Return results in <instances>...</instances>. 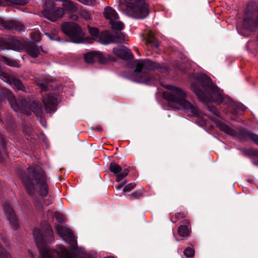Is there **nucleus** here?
<instances>
[{"instance_id": "f257e3e1", "label": "nucleus", "mask_w": 258, "mask_h": 258, "mask_svg": "<svg viewBox=\"0 0 258 258\" xmlns=\"http://www.w3.org/2000/svg\"><path fill=\"white\" fill-rule=\"evenodd\" d=\"M196 83L191 84V88L199 99L205 104L209 110L215 116L220 117V114L217 108L211 103L220 104L223 103L224 97L222 91L214 84L211 79L205 74L195 76Z\"/></svg>"}, {"instance_id": "f03ea898", "label": "nucleus", "mask_w": 258, "mask_h": 258, "mask_svg": "<svg viewBox=\"0 0 258 258\" xmlns=\"http://www.w3.org/2000/svg\"><path fill=\"white\" fill-rule=\"evenodd\" d=\"M33 235L37 247L39 248L42 258H74L73 253L62 246L57 247L56 250H50L45 245L54 239L53 232L50 225L46 222L41 224V229H35Z\"/></svg>"}, {"instance_id": "7ed1b4c3", "label": "nucleus", "mask_w": 258, "mask_h": 258, "mask_svg": "<svg viewBox=\"0 0 258 258\" xmlns=\"http://www.w3.org/2000/svg\"><path fill=\"white\" fill-rule=\"evenodd\" d=\"M27 170L28 174L22 173L20 178L28 194L34 196L37 192L41 197H46L49 190L47 181L49 178L44 171L37 165L30 166Z\"/></svg>"}, {"instance_id": "20e7f679", "label": "nucleus", "mask_w": 258, "mask_h": 258, "mask_svg": "<svg viewBox=\"0 0 258 258\" xmlns=\"http://www.w3.org/2000/svg\"><path fill=\"white\" fill-rule=\"evenodd\" d=\"M166 88L169 91H165L163 94V97L165 100L170 103H175L179 105L190 112V116H200V110L196 106L186 100V94L183 90L171 85H167Z\"/></svg>"}, {"instance_id": "39448f33", "label": "nucleus", "mask_w": 258, "mask_h": 258, "mask_svg": "<svg viewBox=\"0 0 258 258\" xmlns=\"http://www.w3.org/2000/svg\"><path fill=\"white\" fill-rule=\"evenodd\" d=\"M133 65L136 68L134 71L132 79L134 81L145 84L151 83L153 82L154 77L150 73L142 71L143 69L148 71H153L159 67V63L149 59H136L133 61Z\"/></svg>"}, {"instance_id": "423d86ee", "label": "nucleus", "mask_w": 258, "mask_h": 258, "mask_svg": "<svg viewBox=\"0 0 258 258\" xmlns=\"http://www.w3.org/2000/svg\"><path fill=\"white\" fill-rule=\"evenodd\" d=\"M6 100L8 101L10 105L15 111H21L28 114L30 102L22 97L16 99L10 90L0 87V103L6 102Z\"/></svg>"}, {"instance_id": "0eeeda50", "label": "nucleus", "mask_w": 258, "mask_h": 258, "mask_svg": "<svg viewBox=\"0 0 258 258\" xmlns=\"http://www.w3.org/2000/svg\"><path fill=\"white\" fill-rule=\"evenodd\" d=\"M217 125L221 131L235 137L241 141H247L250 140L258 145V135L253 133L244 127L233 130L227 124L221 121L217 122Z\"/></svg>"}, {"instance_id": "6e6552de", "label": "nucleus", "mask_w": 258, "mask_h": 258, "mask_svg": "<svg viewBox=\"0 0 258 258\" xmlns=\"http://www.w3.org/2000/svg\"><path fill=\"white\" fill-rule=\"evenodd\" d=\"M243 29L248 32L258 30V5L250 2L247 5L242 22Z\"/></svg>"}, {"instance_id": "1a4fd4ad", "label": "nucleus", "mask_w": 258, "mask_h": 258, "mask_svg": "<svg viewBox=\"0 0 258 258\" xmlns=\"http://www.w3.org/2000/svg\"><path fill=\"white\" fill-rule=\"evenodd\" d=\"M125 6L124 13L134 18L142 19L149 15V7L145 0H131Z\"/></svg>"}, {"instance_id": "9d476101", "label": "nucleus", "mask_w": 258, "mask_h": 258, "mask_svg": "<svg viewBox=\"0 0 258 258\" xmlns=\"http://www.w3.org/2000/svg\"><path fill=\"white\" fill-rule=\"evenodd\" d=\"M62 32L69 36L74 43H80L82 39V32L80 27L73 22H66L61 27Z\"/></svg>"}, {"instance_id": "9b49d317", "label": "nucleus", "mask_w": 258, "mask_h": 258, "mask_svg": "<svg viewBox=\"0 0 258 258\" xmlns=\"http://www.w3.org/2000/svg\"><path fill=\"white\" fill-rule=\"evenodd\" d=\"M25 47L24 41H21L15 36L0 37V50L12 49L21 51L23 50Z\"/></svg>"}, {"instance_id": "f8f14e48", "label": "nucleus", "mask_w": 258, "mask_h": 258, "mask_svg": "<svg viewBox=\"0 0 258 258\" xmlns=\"http://www.w3.org/2000/svg\"><path fill=\"white\" fill-rule=\"evenodd\" d=\"M84 59L88 63H92L97 61L99 63L105 64L109 60L115 61L116 59L110 55L105 56L101 52L98 51H92L85 54Z\"/></svg>"}, {"instance_id": "ddd939ff", "label": "nucleus", "mask_w": 258, "mask_h": 258, "mask_svg": "<svg viewBox=\"0 0 258 258\" xmlns=\"http://www.w3.org/2000/svg\"><path fill=\"white\" fill-rule=\"evenodd\" d=\"M46 8L42 11V15L51 21L55 22L62 17L64 14L63 9L55 7L51 4H46Z\"/></svg>"}, {"instance_id": "4468645a", "label": "nucleus", "mask_w": 258, "mask_h": 258, "mask_svg": "<svg viewBox=\"0 0 258 258\" xmlns=\"http://www.w3.org/2000/svg\"><path fill=\"white\" fill-rule=\"evenodd\" d=\"M1 29L8 31H15L18 32H24L25 26L21 22L14 20H5L0 18Z\"/></svg>"}, {"instance_id": "2eb2a0df", "label": "nucleus", "mask_w": 258, "mask_h": 258, "mask_svg": "<svg viewBox=\"0 0 258 258\" xmlns=\"http://www.w3.org/2000/svg\"><path fill=\"white\" fill-rule=\"evenodd\" d=\"M55 228L59 235L61 237H66L64 239L71 244V248L76 249L77 245V240L72 230L59 225H57Z\"/></svg>"}, {"instance_id": "dca6fc26", "label": "nucleus", "mask_w": 258, "mask_h": 258, "mask_svg": "<svg viewBox=\"0 0 258 258\" xmlns=\"http://www.w3.org/2000/svg\"><path fill=\"white\" fill-rule=\"evenodd\" d=\"M42 101L47 113H51L56 111L58 104L57 96L56 94H46L43 96Z\"/></svg>"}, {"instance_id": "f3484780", "label": "nucleus", "mask_w": 258, "mask_h": 258, "mask_svg": "<svg viewBox=\"0 0 258 258\" xmlns=\"http://www.w3.org/2000/svg\"><path fill=\"white\" fill-rule=\"evenodd\" d=\"M109 170L110 172L113 174H117L116 178V181L117 182H120L125 177L129 172V170L127 168L122 170L121 166L114 161H112L110 163L109 165Z\"/></svg>"}, {"instance_id": "a211bd4d", "label": "nucleus", "mask_w": 258, "mask_h": 258, "mask_svg": "<svg viewBox=\"0 0 258 258\" xmlns=\"http://www.w3.org/2000/svg\"><path fill=\"white\" fill-rule=\"evenodd\" d=\"M4 210L5 213L9 215L8 219L12 228L13 229H17L19 227V223L12 207L9 204L5 203Z\"/></svg>"}, {"instance_id": "6ab92c4d", "label": "nucleus", "mask_w": 258, "mask_h": 258, "mask_svg": "<svg viewBox=\"0 0 258 258\" xmlns=\"http://www.w3.org/2000/svg\"><path fill=\"white\" fill-rule=\"evenodd\" d=\"M112 52L117 57L123 60H131L134 57L131 50L124 46L113 48Z\"/></svg>"}, {"instance_id": "aec40b11", "label": "nucleus", "mask_w": 258, "mask_h": 258, "mask_svg": "<svg viewBox=\"0 0 258 258\" xmlns=\"http://www.w3.org/2000/svg\"><path fill=\"white\" fill-rule=\"evenodd\" d=\"M24 43L26 44L25 42ZM24 49H26L27 53L33 58H36L40 54V49L44 52L41 46L38 47L34 44L25 45V47L23 50Z\"/></svg>"}, {"instance_id": "412c9836", "label": "nucleus", "mask_w": 258, "mask_h": 258, "mask_svg": "<svg viewBox=\"0 0 258 258\" xmlns=\"http://www.w3.org/2000/svg\"><path fill=\"white\" fill-rule=\"evenodd\" d=\"M31 111H33L37 116H40L42 112V106L41 103L38 101L30 102L28 109V114H30Z\"/></svg>"}, {"instance_id": "4be33fe9", "label": "nucleus", "mask_w": 258, "mask_h": 258, "mask_svg": "<svg viewBox=\"0 0 258 258\" xmlns=\"http://www.w3.org/2000/svg\"><path fill=\"white\" fill-rule=\"evenodd\" d=\"M112 33L108 31L102 32L100 33L97 41L103 44L113 43Z\"/></svg>"}, {"instance_id": "5701e85b", "label": "nucleus", "mask_w": 258, "mask_h": 258, "mask_svg": "<svg viewBox=\"0 0 258 258\" xmlns=\"http://www.w3.org/2000/svg\"><path fill=\"white\" fill-rule=\"evenodd\" d=\"M144 40L147 45L150 44L155 48H158L159 46V42L154 37V33L152 31H148L145 34Z\"/></svg>"}, {"instance_id": "b1692460", "label": "nucleus", "mask_w": 258, "mask_h": 258, "mask_svg": "<svg viewBox=\"0 0 258 258\" xmlns=\"http://www.w3.org/2000/svg\"><path fill=\"white\" fill-rule=\"evenodd\" d=\"M103 14L105 18L107 20H109L110 21L112 22L113 20H117L118 19L117 14L114 10L110 7L106 8Z\"/></svg>"}, {"instance_id": "393cba45", "label": "nucleus", "mask_w": 258, "mask_h": 258, "mask_svg": "<svg viewBox=\"0 0 258 258\" xmlns=\"http://www.w3.org/2000/svg\"><path fill=\"white\" fill-rule=\"evenodd\" d=\"M112 33L113 43H122L125 41V36L124 33L120 31H115Z\"/></svg>"}, {"instance_id": "a878e982", "label": "nucleus", "mask_w": 258, "mask_h": 258, "mask_svg": "<svg viewBox=\"0 0 258 258\" xmlns=\"http://www.w3.org/2000/svg\"><path fill=\"white\" fill-rule=\"evenodd\" d=\"M191 232V226L180 225L177 229L178 235L182 237H188Z\"/></svg>"}, {"instance_id": "bb28decb", "label": "nucleus", "mask_w": 258, "mask_h": 258, "mask_svg": "<svg viewBox=\"0 0 258 258\" xmlns=\"http://www.w3.org/2000/svg\"><path fill=\"white\" fill-rule=\"evenodd\" d=\"M52 81L49 80H44L42 82L37 83V86L39 87L42 91H48L52 88L51 83Z\"/></svg>"}, {"instance_id": "cd10ccee", "label": "nucleus", "mask_w": 258, "mask_h": 258, "mask_svg": "<svg viewBox=\"0 0 258 258\" xmlns=\"http://www.w3.org/2000/svg\"><path fill=\"white\" fill-rule=\"evenodd\" d=\"M11 84L13 85L17 89L19 90H21L24 92H26L25 87L22 82L16 78L15 77H12V79H11Z\"/></svg>"}, {"instance_id": "c85d7f7f", "label": "nucleus", "mask_w": 258, "mask_h": 258, "mask_svg": "<svg viewBox=\"0 0 258 258\" xmlns=\"http://www.w3.org/2000/svg\"><path fill=\"white\" fill-rule=\"evenodd\" d=\"M0 61L5 64L13 67H19V64L17 60L10 58L7 56L0 55Z\"/></svg>"}, {"instance_id": "c756f323", "label": "nucleus", "mask_w": 258, "mask_h": 258, "mask_svg": "<svg viewBox=\"0 0 258 258\" xmlns=\"http://www.w3.org/2000/svg\"><path fill=\"white\" fill-rule=\"evenodd\" d=\"M64 9L70 12H75L77 10V7L75 4L71 1H68L63 4Z\"/></svg>"}, {"instance_id": "7c9ffc66", "label": "nucleus", "mask_w": 258, "mask_h": 258, "mask_svg": "<svg viewBox=\"0 0 258 258\" xmlns=\"http://www.w3.org/2000/svg\"><path fill=\"white\" fill-rule=\"evenodd\" d=\"M109 23L112 29L115 31H120L124 28V25L121 22L113 20L112 22L109 21Z\"/></svg>"}, {"instance_id": "2f4dec72", "label": "nucleus", "mask_w": 258, "mask_h": 258, "mask_svg": "<svg viewBox=\"0 0 258 258\" xmlns=\"http://www.w3.org/2000/svg\"><path fill=\"white\" fill-rule=\"evenodd\" d=\"M6 143L5 138L4 135L0 134V159L2 157L3 154L7 156L6 152Z\"/></svg>"}, {"instance_id": "473e14b6", "label": "nucleus", "mask_w": 258, "mask_h": 258, "mask_svg": "<svg viewBox=\"0 0 258 258\" xmlns=\"http://www.w3.org/2000/svg\"><path fill=\"white\" fill-rule=\"evenodd\" d=\"M245 156L252 157H256L258 158V150L254 149H245L243 150Z\"/></svg>"}, {"instance_id": "72a5a7b5", "label": "nucleus", "mask_w": 258, "mask_h": 258, "mask_svg": "<svg viewBox=\"0 0 258 258\" xmlns=\"http://www.w3.org/2000/svg\"><path fill=\"white\" fill-rule=\"evenodd\" d=\"M88 29L89 32L94 39H98L100 33H99V29L96 27H92L88 25Z\"/></svg>"}, {"instance_id": "f704fd0d", "label": "nucleus", "mask_w": 258, "mask_h": 258, "mask_svg": "<svg viewBox=\"0 0 258 258\" xmlns=\"http://www.w3.org/2000/svg\"><path fill=\"white\" fill-rule=\"evenodd\" d=\"M45 35L47 36L51 40L60 41V38L57 36L56 31L52 32L51 33H45Z\"/></svg>"}, {"instance_id": "c9c22d12", "label": "nucleus", "mask_w": 258, "mask_h": 258, "mask_svg": "<svg viewBox=\"0 0 258 258\" xmlns=\"http://www.w3.org/2000/svg\"><path fill=\"white\" fill-rule=\"evenodd\" d=\"M31 37L33 41L35 42H38L41 40V35L39 31H35L31 33Z\"/></svg>"}, {"instance_id": "e433bc0d", "label": "nucleus", "mask_w": 258, "mask_h": 258, "mask_svg": "<svg viewBox=\"0 0 258 258\" xmlns=\"http://www.w3.org/2000/svg\"><path fill=\"white\" fill-rule=\"evenodd\" d=\"M183 253L187 257H192L195 255V250L190 247H187L184 249Z\"/></svg>"}, {"instance_id": "4c0bfd02", "label": "nucleus", "mask_w": 258, "mask_h": 258, "mask_svg": "<svg viewBox=\"0 0 258 258\" xmlns=\"http://www.w3.org/2000/svg\"><path fill=\"white\" fill-rule=\"evenodd\" d=\"M80 15L86 20L91 19L90 13L85 9H81L79 12Z\"/></svg>"}, {"instance_id": "58836bf2", "label": "nucleus", "mask_w": 258, "mask_h": 258, "mask_svg": "<svg viewBox=\"0 0 258 258\" xmlns=\"http://www.w3.org/2000/svg\"><path fill=\"white\" fill-rule=\"evenodd\" d=\"M55 218L58 223H62L64 222L65 218L63 214L59 212H55Z\"/></svg>"}, {"instance_id": "ea45409f", "label": "nucleus", "mask_w": 258, "mask_h": 258, "mask_svg": "<svg viewBox=\"0 0 258 258\" xmlns=\"http://www.w3.org/2000/svg\"><path fill=\"white\" fill-rule=\"evenodd\" d=\"M156 70H158L159 72L161 73H167L169 72V69L168 67L165 66H161L159 63V67H157Z\"/></svg>"}, {"instance_id": "a19ab883", "label": "nucleus", "mask_w": 258, "mask_h": 258, "mask_svg": "<svg viewBox=\"0 0 258 258\" xmlns=\"http://www.w3.org/2000/svg\"><path fill=\"white\" fill-rule=\"evenodd\" d=\"M136 185V184L134 182L126 184L123 189V192L130 191L134 189Z\"/></svg>"}, {"instance_id": "79ce46f5", "label": "nucleus", "mask_w": 258, "mask_h": 258, "mask_svg": "<svg viewBox=\"0 0 258 258\" xmlns=\"http://www.w3.org/2000/svg\"><path fill=\"white\" fill-rule=\"evenodd\" d=\"M130 196L133 199H139L143 196V192L141 191L137 190L131 194Z\"/></svg>"}, {"instance_id": "37998d69", "label": "nucleus", "mask_w": 258, "mask_h": 258, "mask_svg": "<svg viewBox=\"0 0 258 258\" xmlns=\"http://www.w3.org/2000/svg\"><path fill=\"white\" fill-rule=\"evenodd\" d=\"M0 77H2L5 81L9 82L11 83L12 77H10L8 74L2 71L0 74Z\"/></svg>"}, {"instance_id": "c03bdc74", "label": "nucleus", "mask_w": 258, "mask_h": 258, "mask_svg": "<svg viewBox=\"0 0 258 258\" xmlns=\"http://www.w3.org/2000/svg\"><path fill=\"white\" fill-rule=\"evenodd\" d=\"M35 206L36 209L39 211H42L43 210V204L42 202L36 201L35 202Z\"/></svg>"}, {"instance_id": "a18cd8bd", "label": "nucleus", "mask_w": 258, "mask_h": 258, "mask_svg": "<svg viewBox=\"0 0 258 258\" xmlns=\"http://www.w3.org/2000/svg\"><path fill=\"white\" fill-rule=\"evenodd\" d=\"M233 108L236 110H240L243 111L244 107L242 105L238 103H234L233 105Z\"/></svg>"}, {"instance_id": "49530a36", "label": "nucleus", "mask_w": 258, "mask_h": 258, "mask_svg": "<svg viewBox=\"0 0 258 258\" xmlns=\"http://www.w3.org/2000/svg\"><path fill=\"white\" fill-rule=\"evenodd\" d=\"M175 218L179 220L180 219H185L186 216L185 215L181 212L177 213L175 215Z\"/></svg>"}, {"instance_id": "de8ad7c7", "label": "nucleus", "mask_w": 258, "mask_h": 258, "mask_svg": "<svg viewBox=\"0 0 258 258\" xmlns=\"http://www.w3.org/2000/svg\"><path fill=\"white\" fill-rule=\"evenodd\" d=\"M182 223L183 224L182 225H189V226H191L190 225V221L188 219H185L182 221Z\"/></svg>"}, {"instance_id": "09e8293b", "label": "nucleus", "mask_w": 258, "mask_h": 258, "mask_svg": "<svg viewBox=\"0 0 258 258\" xmlns=\"http://www.w3.org/2000/svg\"><path fill=\"white\" fill-rule=\"evenodd\" d=\"M126 183V181H124L123 183L119 184L117 187V189H121L125 184Z\"/></svg>"}, {"instance_id": "8fccbe9b", "label": "nucleus", "mask_w": 258, "mask_h": 258, "mask_svg": "<svg viewBox=\"0 0 258 258\" xmlns=\"http://www.w3.org/2000/svg\"><path fill=\"white\" fill-rule=\"evenodd\" d=\"M95 130L100 132L102 131V128L101 125H97L95 128Z\"/></svg>"}, {"instance_id": "3c124183", "label": "nucleus", "mask_w": 258, "mask_h": 258, "mask_svg": "<svg viewBox=\"0 0 258 258\" xmlns=\"http://www.w3.org/2000/svg\"><path fill=\"white\" fill-rule=\"evenodd\" d=\"M71 18L73 20H76L78 19V16L76 15H72Z\"/></svg>"}, {"instance_id": "603ef678", "label": "nucleus", "mask_w": 258, "mask_h": 258, "mask_svg": "<svg viewBox=\"0 0 258 258\" xmlns=\"http://www.w3.org/2000/svg\"><path fill=\"white\" fill-rule=\"evenodd\" d=\"M252 162L254 165L258 166V161L253 160Z\"/></svg>"}, {"instance_id": "864d4df0", "label": "nucleus", "mask_w": 258, "mask_h": 258, "mask_svg": "<svg viewBox=\"0 0 258 258\" xmlns=\"http://www.w3.org/2000/svg\"><path fill=\"white\" fill-rule=\"evenodd\" d=\"M2 240L5 243H6L7 242V239L6 238L3 237L2 238Z\"/></svg>"}, {"instance_id": "5fc2aeb1", "label": "nucleus", "mask_w": 258, "mask_h": 258, "mask_svg": "<svg viewBox=\"0 0 258 258\" xmlns=\"http://www.w3.org/2000/svg\"><path fill=\"white\" fill-rule=\"evenodd\" d=\"M240 33L241 35H243L244 37H247V36H248V35H246V34H245L243 33H242V32H240Z\"/></svg>"}, {"instance_id": "6e6d98bb", "label": "nucleus", "mask_w": 258, "mask_h": 258, "mask_svg": "<svg viewBox=\"0 0 258 258\" xmlns=\"http://www.w3.org/2000/svg\"><path fill=\"white\" fill-rule=\"evenodd\" d=\"M3 4V2L2 1V0H0V6H2Z\"/></svg>"}, {"instance_id": "4d7b16f0", "label": "nucleus", "mask_w": 258, "mask_h": 258, "mask_svg": "<svg viewBox=\"0 0 258 258\" xmlns=\"http://www.w3.org/2000/svg\"><path fill=\"white\" fill-rule=\"evenodd\" d=\"M252 181H253V180H252V179H251V180H248V181H249V182H251V183L252 182Z\"/></svg>"}]
</instances>
